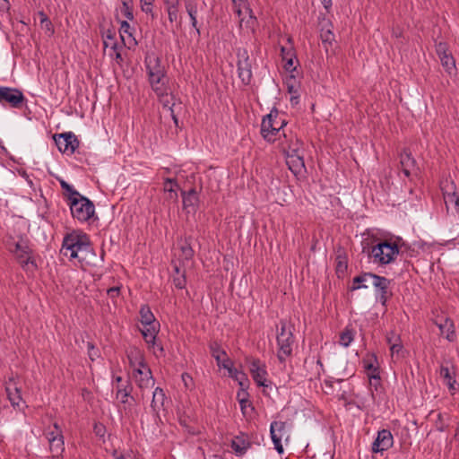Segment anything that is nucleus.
Returning a JSON list of instances; mask_svg holds the SVG:
<instances>
[{"instance_id": "f704fd0d", "label": "nucleus", "mask_w": 459, "mask_h": 459, "mask_svg": "<svg viewBox=\"0 0 459 459\" xmlns=\"http://www.w3.org/2000/svg\"><path fill=\"white\" fill-rule=\"evenodd\" d=\"M394 344L390 347L391 357L394 360H398L405 357V350L403 348L400 335H396Z\"/></svg>"}, {"instance_id": "0e129e2a", "label": "nucleus", "mask_w": 459, "mask_h": 459, "mask_svg": "<svg viewBox=\"0 0 459 459\" xmlns=\"http://www.w3.org/2000/svg\"><path fill=\"white\" fill-rule=\"evenodd\" d=\"M112 48L116 51V56H115V59L116 61L119 64L123 61V57H122V55L120 52L117 51V45L115 43L113 46H112Z\"/></svg>"}, {"instance_id": "aec40b11", "label": "nucleus", "mask_w": 459, "mask_h": 459, "mask_svg": "<svg viewBox=\"0 0 459 459\" xmlns=\"http://www.w3.org/2000/svg\"><path fill=\"white\" fill-rule=\"evenodd\" d=\"M400 164L403 173L407 178H409L411 173L417 172L419 170L417 161L411 155V152L409 149H403L400 153Z\"/></svg>"}, {"instance_id": "3c124183", "label": "nucleus", "mask_w": 459, "mask_h": 459, "mask_svg": "<svg viewBox=\"0 0 459 459\" xmlns=\"http://www.w3.org/2000/svg\"><path fill=\"white\" fill-rule=\"evenodd\" d=\"M248 386V382L246 384V386H240V389L237 393V400L238 403L247 401L249 397V394L247 391Z\"/></svg>"}, {"instance_id": "680f3d73", "label": "nucleus", "mask_w": 459, "mask_h": 459, "mask_svg": "<svg viewBox=\"0 0 459 459\" xmlns=\"http://www.w3.org/2000/svg\"><path fill=\"white\" fill-rule=\"evenodd\" d=\"M107 293L111 299L117 298L120 293V288L111 287L107 290Z\"/></svg>"}, {"instance_id": "4c0bfd02", "label": "nucleus", "mask_w": 459, "mask_h": 459, "mask_svg": "<svg viewBox=\"0 0 459 459\" xmlns=\"http://www.w3.org/2000/svg\"><path fill=\"white\" fill-rule=\"evenodd\" d=\"M348 268L347 255L343 250H339L336 255V273L343 274Z\"/></svg>"}, {"instance_id": "f257e3e1", "label": "nucleus", "mask_w": 459, "mask_h": 459, "mask_svg": "<svg viewBox=\"0 0 459 459\" xmlns=\"http://www.w3.org/2000/svg\"><path fill=\"white\" fill-rule=\"evenodd\" d=\"M60 253L70 260L76 258L81 264H94L87 261L89 255H96L90 237L81 230H73L64 236Z\"/></svg>"}, {"instance_id": "79ce46f5", "label": "nucleus", "mask_w": 459, "mask_h": 459, "mask_svg": "<svg viewBox=\"0 0 459 459\" xmlns=\"http://www.w3.org/2000/svg\"><path fill=\"white\" fill-rule=\"evenodd\" d=\"M6 394H7V398L10 401L12 406L13 408H20V405L22 403V396L21 389L17 390V391L6 393Z\"/></svg>"}, {"instance_id": "e433bc0d", "label": "nucleus", "mask_w": 459, "mask_h": 459, "mask_svg": "<svg viewBox=\"0 0 459 459\" xmlns=\"http://www.w3.org/2000/svg\"><path fill=\"white\" fill-rule=\"evenodd\" d=\"M439 374L440 377L444 379V382L448 386V388L450 390H455V385L456 383L455 379V372H451L448 367L441 366Z\"/></svg>"}, {"instance_id": "2f4dec72", "label": "nucleus", "mask_w": 459, "mask_h": 459, "mask_svg": "<svg viewBox=\"0 0 459 459\" xmlns=\"http://www.w3.org/2000/svg\"><path fill=\"white\" fill-rule=\"evenodd\" d=\"M332 27L331 22L326 21L325 25H323L320 30V39L326 51L328 50V47H331L335 39L334 34L331 29Z\"/></svg>"}, {"instance_id": "c85d7f7f", "label": "nucleus", "mask_w": 459, "mask_h": 459, "mask_svg": "<svg viewBox=\"0 0 459 459\" xmlns=\"http://www.w3.org/2000/svg\"><path fill=\"white\" fill-rule=\"evenodd\" d=\"M377 361V358L375 354L371 355L370 359H364V368L367 371H368V377L370 380L374 381V385L379 384L380 382V375H379V367L376 366L374 362Z\"/></svg>"}, {"instance_id": "13d9d810", "label": "nucleus", "mask_w": 459, "mask_h": 459, "mask_svg": "<svg viewBox=\"0 0 459 459\" xmlns=\"http://www.w3.org/2000/svg\"><path fill=\"white\" fill-rule=\"evenodd\" d=\"M242 3H244V0L237 2V4H233L235 13L238 16V18L240 19L239 20L240 26H242V23L244 22V20L241 18V15H242V9H241Z\"/></svg>"}, {"instance_id": "09e8293b", "label": "nucleus", "mask_w": 459, "mask_h": 459, "mask_svg": "<svg viewBox=\"0 0 459 459\" xmlns=\"http://www.w3.org/2000/svg\"><path fill=\"white\" fill-rule=\"evenodd\" d=\"M87 351L88 356L92 361H94L100 355V350L96 348L95 345L91 342H87Z\"/></svg>"}, {"instance_id": "5701e85b", "label": "nucleus", "mask_w": 459, "mask_h": 459, "mask_svg": "<svg viewBox=\"0 0 459 459\" xmlns=\"http://www.w3.org/2000/svg\"><path fill=\"white\" fill-rule=\"evenodd\" d=\"M221 368L227 369L229 372V376L231 378L237 380L240 386H246V384L248 382L246 374L234 368L232 360L228 356H226V358H223V361L221 362Z\"/></svg>"}, {"instance_id": "bf43d9fd", "label": "nucleus", "mask_w": 459, "mask_h": 459, "mask_svg": "<svg viewBox=\"0 0 459 459\" xmlns=\"http://www.w3.org/2000/svg\"><path fill=\"white\" fill-rule=\"evenodd\" d=\"M437 53L438 55V56L440 57L441 56L443 55H448L449 53H447V49H446V43H442L440 42L437 46Z\"/></svg>"}, {"instance_id": "de8ad7c7", "label": "nucleus", "mask_w": 459, "mask_h": 459, "mask_svg": "<svg viewBox=\"0 0 459 459\" xmlns=\"http://www.w3.org/2000/svg\"><path fill=\"white\" fill-rule=\"evenodd\" d=\"M173 283L176 288L180 289V290L184 289L186 284L185 272H182V273H180V274L174 275L173 276Z\"/></svg>"}, {"instance_id": "1a4fd4ad", "label": "nucleus", "mask_w": 459, "mask_h": 459, "mask_svg": "<svg viewBox=\"0 0 459 459\" xmlns=\"http://www.w3.org/2000/svg\"><path fill=\"white\" fill-rule=\"evenodd\" d=\"M27 102L23 92L18 88L0 86V103L13 108H22Z\"/></svg>"}, {"instance_id": "cd10ccee", "label": "nucleus", "mask_w": 459, "mask_h": 459, "mask_svg": "<svg viewBox=\"0 0 459 459\" xmlns=\"http://www.w3.org/2000/svg\"><path fill=\"white\" fill-rule=\"evenodd\" d=\"M286 162L295 175L300 174L306 169L303 153L286 156Z\"/></svg>"}, {"instance_id": "4d7b16f0", "label": "nucleus", "mask_w": 459, "mask_h": 459, "mask_svg": "<svg viewBox=\"0 0 459 459\" xmlns=\"http://www.w3.org/2000/svg\"><path fill=\"white\" fill-rule=\"evenodd\" d=\"M152 349L153 350V354L157 358L165 357L164 348H163L162 344L157 342V340H155L154 348H152Z\"/></svg>"}, {"instance_id": "6e6552de", "label": "nucleus", "mask_w": 459, "mask_h": 459, "mask_svg": "<svg viewBox=\"0 0 459 459\" xmlns=\"http://www.w3.org/2000/svg\"><path fill=\"white\" fill-rule=\"evenodd\" d=\"M237 67L238 75L244 85L251 83L252 74V60L247 48H239L237 49Z\"/></svg>"}, {"instance_id": "9d476101", "label": "nucleus", "mask_w": 459, "mask_h": 459, "mask_svg": "<svg viewBox=\"0 0 459 459\" xmlns=\"http://www.w3.org/2000/svg\"><path fill=\"white\" fill-rule=\"evenodd\" d=\"M54 430H47L45 432L46 438L49 444V451L52 454L53 458H60L63 456L65 452V440L61 429L58 424L55 422L53 424Z\"/></svg>"}, {"instance_id": "37998d69", "label": "nucleus", "mask_w": 459, "mask_h": 459, "mask_svg": "<svg viewBox=\"0 0 459 459\" xmlns=\"http://www.w3.org/2000/svg\"><path fill=\"white\" fill-rule=\"evenodd\" d=\"M440 61L442 65L447 70L450 71L451 69L455 68V61L451 54L448 55H443L440 57Z\"/></svg>"}, {"instance_id": "603ef678", "label": "nucleus", "mask_w": 459, "mask_h": 459, "mask_svg": "<svg viewBox=\"0 0 459 459\" xmlns=\"http://www.w3.org/2000/svg\"><path fill=\"white\" fill-rule=\"evenodd\" d=\"M154 0H140L141 9L145 13H152Z\"/></svg>"}, {"instance_id": "774afa93", "label": "nucleus", "mask_w": 459, "mask_h": 459, "mask_svg": "<svg viewBox=\"0 0 459 459\" xmlns=\"http://www.w3.org/2000/svg\"><path fill=\"white\" fill-rule=\"evenodd\" d=\"M10 7V4L7 0H0V9L1 10H8Z\"/></svg>"}, {"instance_id": "c9c22d12", "label": "nucleus", "mask_w": 459, "mask_h": 459, "mask_svg": "<svg viewBox=\"0 0 459 459\" xmlns=\"http://www.w3.org/2000/svg\"><path fill=\"white\" fill-rule=\"evenodd\" d=\"M209 350H210L212 356L215 359L217 365L219 367H221V362L223 361V359H221V356L226 358V356H227L226 351L221 348V344L216 341L210 342Z\"/></svg>"}, {"instance_id": "7ed1b4c3", "label": "nucleus", "mask_w": 459, "mask_h": 459, "mask_svg": "<svg viewBox=\"0 0 459 459\" xmlns=\"http://www.w3.org/2000/svg\"><path fill=\"white\" fill-rule=\"evenodd\" d=\"M292 330L293 326L288 324L287 321H280V330L276 341L278 345L277 358L281 363L292 354V346L295 342Z\"/></svg>"}, {"instance_id": "412c9836", "label": "nucleus", "mask_w": 459, "mask_h": 459, "mask_svg": "<svg viewBox=\"0 0 459 459\" xmlns=\"http://www.w3.org/2000/svg\"><path fill=\"white\" fill-rule=\"evenodd\" d=\"M183 209L186 212H195L199 205V196L195 188L188 191H181Z\"/></svg>"}, {"instance_id": "393cba45", "label": "nucleus", "mask_w": 459, "mask_h": 459, "mask_svg": "<svg viewBox=\"0 0 459 459\" xmlns=\"http://www.w3.org/2000/svg\"><path fill=\"white\" fill-rule=\"evenodd\" d=\"M168 19L170 23L178 22V26H181V19L179 15L180 0H163Z\"/></svg>"}, {"instance_id": "338daca9", "label": "nucleus", "mask_w": 459, "mask_h": 459, "mask_svg": "<svg viewBox=\"0 0 459 459\" xmlns=\"http://www.w3.org/2000/svg\"><path fill=\"white\" fill-rule=\"evenodd\" d=\"M169 198L174 201L178 200V193L176 189L169 188Z\"/></svg>"}, {"instance_id": "a211bd4d", "label": "nucleus", "mask_w": 459, "mask_h": 459, "mask_svg": "<svg viewBox=\"0 0 459 459\" xmlns=\"http://www.w3.org/2000/svg\"><path fill=\"white\" fill-rule=\"evenodd\" d=\"M282 135L284 136V141L281 143V146L285 156L303 153V142L300 139L292 134V133L287 134L284 131Z\"/></svg>"}, {"instance_id": "7c9ffc66", "label": "nucleus", "mask_w": 459, "mask_h": 459, "mask_svg": "<svg viewBox=\"0 0 459 459\" xmlns=\"http://www.w3.org/2000/svg\"><path fill=\"white\" fill-rule=\"evenodd\" d=\"M376 273H361L360 274L355 276L352 280V286L351 287V290L354 291L359 289H367L368 285L366 282L368 280H372L374 281L376 278Z\"/></svg>"}, {"instance_id": "c756f323", "label": "nucleus", "mask_w": 459, "mask_h": 459, "mask_svg": "<svg viewBox=\"0 0 459 459\" xmlns=\"http://www.w3.org/2000/svg\"><path fill=\"white\" fill-rule=\"evenodd\" d=\"M160 331V324L156 325H144L143 329H141V333L146 343L148 344V348H154L155 340L157 339V334Z\"/></svg>"}, {"instance_id": "052dcab7", "label": "nucleus", "mask_w": 459, "mask_h": 459, "mask_svg": "<svg viewBox=\"0 0 459 459\" xmlns=\"http://www.w3.org/2000/svg\"><path fill=\"white\" fill-rule=\"evenodd\" d=\"M40 24L47 31L50 32V34L54 33V27L50 19H48L47 22H40Z\"/></svg>"}, {"instance_id": "6e6d98bb", "label": "nucleus", "mask_w": 459, "mask_h": 459, "mask_svg": "<svg viewBox=\"0 0 459 459\" xmlns=\"http://www.w3.org/2000/svg\"><path fill=\"white\" fill-rule=\"evenodd\" d=\"M181 378L186 388L192 389L194 387L193 377L188 373H183Z\"/></svg>"}, {"instance_id": "0eeeda50", "label": "nucleus", "mask_w": 459, "mask_h": 459, "mask_svg": "<svg viewBox=\"0 0 459 459\" xmlns=\"http://www.w3.org/2000/svg\"><path fill=\"white\" fill-rule=\"evenodd\" d=\"M30 242L25 235H20L19 240L13 244V248H10V252L17 253L22 251V254L17 255V261L23 270H28L30 265L33 269H37V264L33 257V250L30 247Z\"/></svg>"}, {"instance_id": "39448f33", "label": "nucleus", "mask_w": 459, "mask_h": 459, "mask_svg": "<svg viewBox=\"0 0 459 459\" xmlns=\"http://www.w3.org/2000/svg\"><path fill=\"white\" fill-rule=\"evenodd\" d=\"M398 255V246L388 240L377 243L368 252V255L374 258V262L380 265H386L394 262Z\"/></svg>"}, {"instance_id": "bb28decb", "label": "nucleus", "mask_w": 459, "mask_h": 459, "mask_svg": "<svg viewBox=\"0 0 459 459\" xmlns=\"http://www.w3.org/2000/svg\"><path fill=\"white\" fill-rule=\"evenodd\" d=\"M133 385L131 381L128 379L125 384L117 385L116 386V397L120 401L121 403L126 404L129 399L134 401L132 395Z\"/></svg>"}, {"instance_id": "f3484780", "label": "nucleus", "mask_w": 459, "mask_h": 459, "mask_svg": "<svg viewBox=\"0 0 459 459\" xmlns=\"http://www.w3.org/2000/svg\"><path fill=\"white\" fill-rule=\"evenodd\" d=\"M270 435L275 450L280 454H283L284 449L281 444L282 438L287 435L286 422L273 421L270 425Z\"/></svg>"}, {"instance_id": "ea45409f", "label": "nucleus", "mask_w": 459, "mask_h": 459, "mask_svg": "<svg viewBox=\"0 0 459 459\" xmlns=\"http://www.w3.org/2000/svg\"><path fill=\"white\" fill-rule=\"evenodd\" d=\"M59 183L62 189L66 192L68 202H71L73 198L80 196L81 194L64 179H59Z\"/></svg>"}, {"instance_id": "49530a36", "label": "nucleus", "mask_w": 459, "mask_h": 459, "mask_svg": "<svg viewBox=\"0 0 459 459\" xmlns=\"http://www.w3.org/2000/svg\"><path fill=\"white\" fill-rule=\"evenodd\" d=\"M181 253L186 260H189L194 256L195 251L187 240H186L184 245L181 246Z\"/></svg>"}, {"instance_id": "dca6fc26", "label": "nucleus", "mask_w": 459, "mask_h": 459, "mask_svg": "<svg viewBox=\"0 0 459 459\" xmlns=\"http://www.w3.org/2000/svg\"><path fill=\"white\" fill-rule=\"evenodd\" d=\"M391 282L392 280L377 274L376 275L374 281H372V285L378 293V301L383 307H386L387 301L393 296V293L390 290Z\"/></svg>"}, {"instance_id": "4be33fe9", "label": "nucleus", "mask_w": 459, "mask_h": 459, "mask_svg": "<svg viewBox=\"0 0 459 459\" xmlns=\"http://www.w3.org/2000/svg\"><path fill=\"white\" fill-rule=\"evenodd\" d=\"M434 324L439 328L441 334L449 342H453L455 340V325L452 319L446 316H442L441 318L435 319Z\"/></svg>"}, {"instance_id": "a19ab883", "label": "nucleus", "mask_w": 459, "mask_h": 459, "mask_svg": "<svg viewBox=\"0 0 459 459\" xmlns=\"http://www.w3.org/2000/svg\"><path fill=\"white\" fill-rule=\"evenodd\" d=\"M240 410L245 418H252L255 413V407L249 399L239 403Z\"/></svg>"}, {"instance_id": "864d4df0", "label": "nucleus", "mask_w": 459, "mask_h": 459, "mask_svg": "<svg viewBox=\"0 0 459 459\" xmlns=\"http://www.w3.org/2000/svg\"><path fill=\"white\" fill-rule=\"evenodd\" d=\"M163 185H164V191H166L168 193H169V188L176 189V188L179 187L176 178H165Z\"/></svg>"}, {"instance_id": "2eb2a0df", "label": "nucleus", "mask_w": 459, "mask_h": 459, "mask_svg": "<svg viewBox=\"0 0 459 459\" xmlns=\"http://www.w3.org/2000/svg\"><path fill=\"white\" fill-rule=\"evenodd\" d=\"M440 187L446 209L448 210L450 206H454L455 212L459 214V196L455 192L454 181L446 179L441 182Z\"/></svg>"}, {"instance_id": "72a5a7b5", "label": "nucleus", "mask_w": 459, "mask_h": 459, "mask_svg": "<svg viewBox=\"0 0 459 459\" xmlns=\"http://www.w3.org/2000/svg\"><path fill=\"white\" fill-rule=\"evenodd\" d=\"M139 314L143 326L152 325H156L157 324H160L156 321L155 316L148 305L142 306Z\"/></svg>"}, {"instance_id": "e2e57ef3", "label": "nucleus", "mask_w": 459, "mask_h": 459, "mask_svg": "<svg viewBox=\"0 0 459 459\" xmlns=\"http://www.w3.org/2000/svg\"><path fill=\"white\" fill-rule=\"evenodd\" d=\"M397 334H395L394 332H391L389 333H387L386 335V342L391 346L392 344H394V341H395V337Z\"/></svg>"}, {"instance_id": "b1692460", "label": "nucleus", "mask_w": 459, "mask_h": 459, "mask_svg": "<svg viewBox=\"0 0 459 459\" xmlns=\"http://www.w3.org/2000/svg\"><path fill=\"white\" fill-rule=\"evenodd\" d=\"M281 56L283 62V68L285 69V71L290 73L294 72L296 70L294 60H296V62L299 63L294 48L292 46L281 47Z\"/></svg>"}, {"instance_id": "473e14b6", "label": "nucleus", "mask_w": 459, "mask_h": 459, "mask_svg": "<svg viewBox=\"0 0 459 459\" xmlns=\"http://www.w3.org/2000/svg\"><path fill=\"white\" fill-rule=\"evenodd\" d=\"M230 446L237 455L241 456L247 453L251 444L247 439L238 436L231 441Z\"/></svg>"}, {"instance_id": "f03ea898", "label": "nucleus", "mask_w": 459, "mask_h": 459, "mask_svg": "<svg viewBox=\"0 0 459 459\" xmlns=\"http://www.w3.org/2000/svg\"><path fill=\"white\" fill-rule=\"evenodd\" d=\"M144 64L152 90L158 95H163L166 91V74L164 66L161 65L160 58L154 53H147Z\"/></svg>"}, {"instance_id": "423d86ee", "label": "nucleus", "mask_w": 459, "mask_h": 459, "mask_svg": "<svg viewBox=\"0 0 459 459\" xmlns=\"http://www.w3.org/2000/svg\"><path fill=\"white\" fill-rule=\"evenodd\" d=\"M68 205L73 218L81 222H86L95 215L94 204L89 198L82 195L76 198H73L71 202H68Z\"/></svg>"}, {"instance_id": "f8f14e48", "label": "nucleus", "mask_w": 459, "mask_h": 459, "mask_svg": "<svg viewBox=\"0 0 459 459\" xmlns=\"http://www.w3.org/2000/svg\"><path fill=\"white\" fill-rule=\"evenodd\" d=\"M249 362V371L254 381L258 386L267 387L270 382L267 381L266 366L259 359H247Z\"/></svg>"}, {"instance_id": "8fccbe9b", "label": "nucleus", "mask_w": 459, "mask_h": 459, "mask_svg": "<svg viewBox=\"0 0 459 459\" xmlns=\"http://www.w3.org/2000/svg\"><path fill=\"white\" fill-rule=\"evenodd\" d=\"M435 426L437 430L440 432H443L448 429L449 425L446 422H445L444 415L442 413L437 414V419L435 422Z\"/></svg>"}, {"instance_id": "c03bdc74", "label": "nucleus", "mask_w": 459, "mask_h": 459, "mask_svg": "<svg viewBox=\"0 0 459 459\" xmlns=\"http://www.w3.org/2000/svg\"><path fill=\"white\" fill-rule=\"evenodd\" d=\"M5 392L10 393L13 391L20 390L21 387L18 385L17 377L13 375L10 376L4 383Z\"/></svg>"}, {"instance_id": "a878e982", "label": "nucleus", "mask_w": 459, "mask_h": 459, "mask_svg": "<svg viewBox=\"0 0 459 459\" xmlns=\"http://www.w3.org/2000/svg\"><path fill=\"white\" fill-rule=\"evenodd\" d=\"M166 399L164 390L160 387H156L153 391L151 403V409L155 417H160V411L163 409Z\"/></svg>"}, {"instance_id": "a18cd8bd", "label": "nucleus", "mask_w": 459, "mask_h": 459, "mask_svg": "<svg viewBox=\"0 0 459 459\" xmlns=\"http://www.w3.org/2000/svg\"><path fill=\"white\" fill-rule=\"evenodd\" d=\"M119 33L124 44H126L125 34H127L128 38H131L133 36L131 26L126 21H123L121 22Z\"/></svg>"}, {"instance_id": "ddd939ff", "label": "nucleus", "mask_w": 459, "mask_h": 459, "mask_svg": "<svg viewBox=\"0 0 459 459\" xmlns=\"http://www.w3.org/2000/svg\"><path fill=\"white\" fill-rule=\"evenodd\" d=\"M58 150L66 154H73L79 146V141L72 132L64 133L54 136Z\"/></svg>"}, {"instance_id": "58836bf2", "label": "nucleus", "mask_w": 459, "mask_h": 459, "mask_svg": "<svg viewBox=\"0 0 459 459\" xmlns=\"http://www.w3.org/2000/svg\"><path fill=\"white\" fill-rule=\"evenodd\" d=\"M355 332L349 325L340 333V344L343 347H348L354 340Z\"/></svg>"}, {"instance_id": "9b49d317", "label": "nucleus", "mask_w": 459, "mask_h": 459, "mask_svg": "<svg viewBox=\"0 0 459 459\" xmlns=\"http://www.w3.org/2000/svg\"><path fill=\"white\" fill-rule=\"evenodd\" d=\"M134 377L138 387L141 389L152 387L155 382L151 368L147 366L142 356L140 357L139 368L134 370Z\"/></svg>"}, {"instance_id": "6ab92c4d", "label": "nucleus", "mask_w": 459, "mask_h": 459, "mask_svg": "<svg viewBox=\"0 0 459 459\" xmlns=\"http://www.w3.org/2000/svg\"><path fill=\"white\" fill-rule=\"evenodd\" d=\"M394 437L390 430L382 429L377 432V436L372 444L373 453H383L393 446Z\"/></svg>"}, {"instance_id": "5fc2aeb1", "label": "nucleus", "mask_w": 459, "mask_h": 459, "mask_svg": "<svg viewBox=\"0 0 459 459\" xmlns=\"http://www.w3.org/2000/svg\"><path fill=\"white\" fill-rule=\"evenodd\" d=\"M122 12L126 19H128V20L134 19L132 3H123Z\"/></svg>"}, {"instance_id": "20e7f679", "label": "nucleus", "mask_w": 459, "mask_h": 459, "mask_svg": "<svg viewBox=\"0 0 459 459\" xmlns=\"http://www.w3.org/2000/svg\"><path fill=\"white\" fill-rule=\"evenodd\" d=\"M286 124L284 119H281L278 117V110L276 108L271 110L263 118L261 123V134L263 138L268 143H274L281 137V131Z\"/></svg>"}, {"instance_id": "69168bd1", "label": "nucleus", "mask_w": 459, "mask_h": 459, "mask_svg": "<svg viewBox=\"0 0 459 459\" xmlns=\"http://www.w3.org/2000/svg\"><path fill=\"white\" fill-rule=\"evenodd\" d=\"M321 3L326 12L329 13L333 5L332 0H321Z\"/></svg>"}, {"instance_id": "4468645a", "label": "nucleus", "mask_w": 459, "mask_h": 459, "mask_svg": "<svg viewBox=\"0 0 459 459\" xmlns=\"http://www.w3.org/2000/svg\"><path fill=\"white\" fill-rule=\"evenodd\" d=\"M184 7L190 18L191 26L195 30L196 33L200 35L198 16L199 13L204 11L206 7L205 2L201 0H184Z\"/></svg>"}]
</instances>
